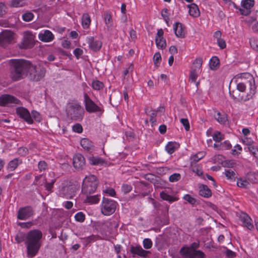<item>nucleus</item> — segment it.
I'll list each match as a JSON object with an SVG mask.
<instances>
[{"mask_svg":"<svg viewBox=\"0 0 258 258\" xmlns=\"http://www.w3.org/2000/svg\"><path fill=\"white\" fill-rule=\"evenodd\" d=\"M42 237V233L38 229L31 230L27 233L25 244L28 258L33 257L38 253L41 246Z\"/></svg>","mask_w":258,"mask_h":258,"instance_id":"f257e3e1","label":"nucleus"},{"mask_svg":"<svg viewBox=\"0 0 258 258\" xmlns=\"http://www.w3.org/2000/svg\"><path fill=\"white\" fill-rule=\"evenodd\" d=\"M240 77L244 80L237 84V90L240 92L247 91V96L248 97H252L256 93V87L254 79L249 73L242 74Z\"/></svg>","mask_w":258,"mask_h":258,"instance_id":"f03ea898","label":"nucleus"},{"mask_svg":"<svg viewBox=\"0 0 258 258\" xmlns=\"http://www.w3.org/2000/svg\"><path fill=\"white\" fill-rule=\"evenodd\" d=\"M26 62L27 75L31 80L38 81L44 77L46 70L42 65H33L28 60Z\"/></svg>","mask_w":258,"mask_h":258,"instance_id":"7ed1b4c3","label":"nucleus"},{"mask_svg":"<svg viewBox=\"0 0 258 258\" xmlns=\"http://www.w3.org/2000/svg\"><path fill=\"white\" fill-rule=\"evenodd\" d=\"M13 69L11 72V77L14 81H18L22 78L26 73L27 63L26 60L11 59Z\"/></svg>","mask_w":258,"mask_h":258,"instance_id":"20e7f679","label":"nucleus"},{"mask_svg":"<svg viewBox=\"0 0 258 258\" xmlns=\"http://www.w3.org/2000/svg\"><path fill=\"white\" fill-rule=\"evenodd\" d=\"M98 181L94 175L87 176L84 179L82 185V192L86 195L94 192L98 186Z\"/></svg>","mask_w":258,"mask_h":258,"instance_id":"39448f33","label":"nucleus"},{"mask_svg":"<svg viewBox=\"0 0 258 258\" xmlns=\"http://www.w3.org/2000/svg\"><path fill=\"white\" fill-rule=\"evenodd\" d=\"M66 111L68 116L72 120H80L83 119L84 111L78 103H69L67 106Z\"/></svg>","mask_w":258,"mask_h":258,"instance_id":"423d86ee","label":"nucleus"},{"mask_svg":"<svg viewBox=\"0 0 258 258\" xmlns=\"http://www.w3.org/2000/svg\"><path fill=\"white\" fill-rule=\"evenodd\" d=\"M78 190V187L71 182H66L62 184L58 192L59 196L67 199H73Z\"/></svg>","mask_w":258,"mask_h":258,"instance_id":"0eeeda50","label":"nucleus"},{"mask_svg":"<svg viewBox=\"0 0 258 258\" xmlns=\"http://www.w3.org/2000/svg\"><path fill=\"white\" fill-rule=\"evenodd\" d=\"M116 204L114 201L104 197L101 204V213L105 216L111 215L115 211Z\"/></svg>","mask_w":258,"mask_h":258,"instance_id":"6e6552de","label":"nucleus"},{"mask_svg":"<svg viewBox=\"0 0 258 258\" xmlns=\"http://www.w3.org/2000/svg\"><path fill=\"white\" fill-rule=\"evenodd\" d=\"M35 36L30 32H25L22 42L19 45L21 49H28L32 48L35 43Z\"/></svg>","mask_w":258,"mask_h":258,"instance_id":"1a4fd4ad","label":"nucleus"},{"mask_svg":"<svg viewBox=\"0 0 258 258\" xmlns=\"http://www.w3.org/2000/svg\"><path fill=\"white\" fill-rule=\"evenodd\" d=\"M84 103L86 111L89 113L101 111V108L96 105L87 93L84 94Z\"/></svg>","mask_w":258,"mask_h":258,"instance_id":"9d476101","label":"nucleus"},{"mask_svg":"<svg viewBox=\"0 0 258 258\" xmlns=\"http://www.w3.org/2000/svg\"><path fill=\"white\" fill-rule=\"evenodd\" d=\"M14 33L10 30H5L0 33V46L6 47L14 40Z\"/></svg>","mask_w":258,"mask_h":258,"instance_id":"9b49d317","label":"nucleus"},{"mask_svg":"<svg viewBox=\"0 0 258 258\" xmlns=\"http://www.w3.org/2000/svg\"><path fill=\"white\" fill-rule=\"evenodd\" d=\"M34 214V211L31 206L20 208L18 211L17 218L21 220H26Z\"/></svg>","mask_w":258,"mask_h":258,"instance_id":"f8f14e48","label":"nucleus"},{"mask_svg":"<svg viewBox=\"0 0 258 258\" xmlns=\"http://www.w3.org/2000/svg\"><path fill=\"white\" fill-rule=\"evenodd\" d=\"M19 103V100L10 95H3L0 97L1 106H9L15 104H18Z\"/></svg>","mask_w":258,"mask_h":258,"instance_id":"ddd939ff","label":"nucleus"},{"mask_svg":"<svg viewBox=\"0 0 258 258\" xmlns=\"http://www.w3.org/2000/svg\"><path fill=\"white\" fill-rule=\"evenodd\" d=\"M86 42L89 45V48L93 51H99L102 45V42L92 36L86 38Z\"/></svg>","mask_w":258,"mask_h":258,"instance_id":"4468645a","label":"nucleus"},{"mask_svg":"<svg viewBox=\"0 0 258 258\" xmlns=\"http://www.w3.org/2000/svg\"><path fill=\"white\" fill-rule=\"evenodd\" d=\"M17 114L29 124L33 123V119L29 111L24 107H18L16 109Z\"/></svg>","mask_w":258,"mask_h":258,"instance_id":"2eb2a0df","label":"nucleus"},{"mask_svg":"<svg viewBox=\"0 0 258 258\" xmlns=\"http://www.w3.org/2000/svg\"><path fill=\"white\" fill-rule=\"evenodd\" d=\"M164 32L162 29L158 30L155 38L157 47L159 49H163L166 46V40L163 37Z\"/></svg>","mask_w":258,"mask_h":258,"instance_id":"dca6fc26","label":"nucleus"},{"mask_svg":"<svg viewBox=\"0 0 258 258\" xmlns=\"http://www.w3.org/2000/svg\"><path fill=\"white\" fill-rule=\"evenodd\" d=\"M130 252L133 254H136L143 257H147L148 254L150 253L149 251L143 249L140 245L132 246L130 248Z\"/></svg>","mask_w":258,"mask_h":258,"instance_id":"f3484780","label":"nucleus"},{"mask_svg":"<svg viewBox=\"0 0 258 258\" xmlns=\"http://www.w3.org/2000/svg\"><path fill=\"white\" fill-rule=\"evenodd\" d=\"M73 164L75 168L82 169L85 164V160L82 155L77 154L73 158Z\"/></svg>","mask_w":258,"mask_h":258,"instance_id":"a211bd4d","label":"nucleus"},{"mask_svg":"<svg viewBox=\"0 0 258 258\" xmlns=\"http://www.w3.org/2000/svg\"><path fill=\"white\" fill-rule=\"evenodd\" d=\"M240 220L242 222L243 225L246 227L248 229L251 230L254 228L252 223V219L250 217L245 213H242L240 217Z\"/></svg>","mask_w":258,"mask_h":258,"instance_id":"6ab92c4d","label":"nucleus"},{"mask_svg":"<svg viewBox=\"0 0 258 258\" xmlns=\"http://www.w3.org/2000/svg\"><path fill=\"white\" fill-rule=\"evenodd\" d=\"M38 37L41 41L48 42L53 40L54 35L49 30H45L44 32L39 34Z\"/></svg>","mask_w":258,"mask_h":258,"instance_id":"aec40b11","label":"nucleus"},{"mask_svg":"<svg viewBox=\"0 0 258 258\" xmlns=\"http://www.w3.org/2000/svg\"><path fill=\"white\" fill-rule=\"evenodd\" d=\"M173 30L175 35L177 37L183 38L185 35L184 30L182 24L179 22H176L173 25Z\"/></svg>","mask_w":258,"mask_h":258,"instance_id":"412c9836","label":"nucleus"},{"mask_svg":"<svg viewBox=\"0 0 258 258\" xmlns=\"http://www.w3.org/2000/svg\"><path fill=\"white\" fill-rule=\"evenodd\" d=\"M29 1L28 0H11L9 6L11 8H22L28 6Z\"/></svg>","mask_w":258,"mask_h":258,"instance_id":"4be33fe9","label":"nucleus"},{"mask_svg":"<svg viewBox=\"0 0 258 258\" xmlns=\"http://www.w3.org/2000/svg\"><path fill=\"white\" fill-rule=\"evenodd\" d=\"M194 251L189 247L183 246L180 250V253L183 258H194Z\"/></svg>","mask_w":258,"mask_h":258,"instance_id":"5701e85b","label":"nucleus"},{"mask_svg":"<svg viewBox=\"0 0 258 258\" xmlns=\"http://www.w3.org/2000/svg\"><path fill=\"white\" fill-rule=\"evenodd\" d=\"M187 7L189 9V15L193 17H198L200 16V13L199 9V8L197 5L195 4H191L188 5Z\"/></svg>","mask_w":258,"mask_h":258,"instance_id":"b1692460","label":"nucleus"},{"mask_svg":"<svg viewBox=\"0 0 258 258\" xmlns=\"http://www.w3.org/2000/svg\"><path fill=\"white\" fill-rule=\"evenodd\" d=\"M199 194L204 198H208L211 197L212 192L206 185H202L200 187Z\"/></svg>","mask_w":258,"mask_h":258,"instance_id":"393cba45","label":"nucleus"},{"mask_svg":"<svg viewBox=\"0 0 258 258\" xmlns=\"http://www.w3.org/2000/svg\"><path fill=\"white\" fill-rule=\"evenodd\" d=\"M206 155V153L204 152H200L197 154L193 155L190 158V165H194L199 160L202 159Z\"/></svg>","mask_w":258,"mask_h":258,"instance_id":"a878e982","label":"nucleus"},{"mask_svg":"<svg viewBox=\"0 0 258 258\" xmlns=\"http://www.w3.org/2000/svg\"><path fill=\"white\" fill-rule=\"evenodd\" d=\"M91 23V18L88 13H84L82 17V25L84 29L89 28Z\"/></svg>","mask_w":258,"mask_h":258,"instance_id":"bb28decb","label":"nucleus"},{"mask_svg":"<svg viewBox=\"0 0 258 258\" xmlns=\"http://www.w3.org/2000/svg\"><path fill=\"white\" fill-rule=\"evenodd\" d=\"M81 146L86 150L90 151L93 149V145L91 141L86 138L82 139L80 141Z\"/></svg>","mask_w":258,"mask_h":258,"instance_id":"cd10ccee","label":"nucleus"},{"mask_svg":"<svg viewBox=\"0 0 258 258\" xmlns=\"http://www.w3.org/2000/svg\"><path fill=\"white\" fill-rule=\"evenodd\" d=\"M22 163L21 160L18 158H15L11 160L8 164V168L10 171H14L17 167Z\"/></svg>","mask_w":258,"mask_h":258,"instance_id":"c85d7f7f","label":"nucleus"},{"mask_svg":"<svg viewBox=\"0 0 258 258\" xmlns=\"http://www.w3.org/2000/svg\"><path fill=\"white\" fill-rule=\"evenodd\" d=\"M86 199L85 200L86 203L90 204H97L100 201V196L98 195L89 196L86 195Z\"/></svg>","mask_w":258,"mask_h":258,"instance_id":"c756f323","label":"nucleus"},{"mask_svg":"<svg viewBox=\"0 0 258 258\" xmlns=\"http://www.w3.org/2000/svg\"><path fill=\"white\" fill-rule=\"evenodd\" d=\"M215 119L221 124H224L227 121V116L225 113L221 114L220 112H217L215 115Z\"/></svg>","mask_w":258,"mask_h":258,"instance_id":"7c9ffc66","label":"nucleus"},{"mask_svg":"<svg viewBox=\"0 0 258 258\" xmlns=\"http://www.w3.org/2000/svg\"><path fill=\"white\" fill-rule=\"evenodd\" d=\"M160 196L161 198H162L163 200L168 201L170 203L177 200V198L168 195L164 191H162L160 192Z\"/></svg>","mask_w":258,"mask_h":258,"instance_id":"2f4dec72","label":"nucleus"},{"mask_svg":"<svg viewBox=\"0 0 258 258\" xmlns=\"http://www.w3.org/2000/svg\"><path fill=\"white\" fill-rule=\"evenodd\" d=\"M210 67L212 70H216L219 65V60L216 56L212 57L209 62Z\"/></svg>","mask_w":258,"mask_h":258,"instance_id":"473e14b6","label":"nucleus"},{"mask_svg":"<svg viewBox=\"0 0 258 258\" xmlns=\"http://www.w3.org/2000/svg\"><path fill=\"white\" fill-rule=\"evenodd\" d=\"M145 111L147 114L150 117V121L152 123H155L156 121L157 111L156 110H149L148 109H146Z\"/></svg>","mask_w":258,"mask_h":258,"instance_id":"72a5a7b5","label":"nucleus"},{"mask_svg":"<svg viewBox=\"0 0 258 258\" xmlns=\"http://www.w3.org/2000/svg\"><path fill=\"white\" fill-rule=\"evenodd\" d=\"M242 6L246 10H250L254 4V0H243L241 2Z\"/></svg>","mask_w":258,"mask_h":258,"instance_id":"f704fd0d","label":"nucleus"},{"mask_svg":"<svg viewBox=\"0 0 258 258\" xmlns=\"http://www.w3.org/2000/svg\"><path fill=\"white\" fill-rule=\"evenodd\" d=\"M98 239H99V236L95 235H92L91 236L83 238L84 242L86 245H88L89 243L91 242L96 241Z\"/></svg>","mask_w":258,"mask_h":258,"instance_id":"c9c22d12","label":"nucleus"},{"mask_svg":"<svg viewBox=\"0 0 258 258\" xmlns=\"http://www.w3.org/2000/svg\"><path fill=\"white\" fill-rule=\"evenodd\" d=\"M224 174L227 178L228 179L235 180L237 177L236 173L231 169L226 170Z\"/></svg>","mask_w":258,"mask_h":258,"instance_id":"e433bc0d","label":"nucleus"},{"mask_svg":"<svg viewBox=\"0 0 258 258\" xmlns=\"http://www.w3.org/2000/svg\"><path fill=\"white\" fill-rule=\"evenodd\" d=\"M92 87L95 90H100L103 88L104 84L98 80H95L92 82Z\"/></svg>","mask_w":258,"mask_h":258,"instance_id":"4c0bfd02","label":"nucleus"},{"mask_svg":"<svg viewBox=\"0 0 258 258\" xmlns=\"http://www.w3.org/2000/svg\"><path fill=\"white\" fill-rule=\"evenodd\" d=\"M89 162L91 165H98L102 164L103 161L100 158L92 157L89 158Z\"/></svg>","mask_w":258,"mask_h":258,"instance_id":"58836bf2","label":"nucleus"},{"mask_svg":"<svg viewBox=\"0 0 258 258\" xmlns=\"http://www.w3.org/2000/svg\"><path fill=\"white\" fill-rule=\"evenodd\" d=\"M203 63V60L201 58H196L193 63V69L192 70L196 71H199L201 69Z\"/></svg>","mask_w":258,"mask_h":258,"instance_id":"ea45409f","label":"nucleus"},{"mask_svg":"<svg viewBox=\"0 0 258 258\" xmlns=\"http://www.w3.org/2000/svg\"><path fill=\"white\" fill-rule=\"evenodd\" d=\"M22 19L25 22H29L33 20L34 14L30 12H27L22 15Z\"/></svg>","mask_w":258,"mask_h":258,"instance_id":"a19ab883","label":"nucleus"},{"mask_svg":"<svg viewBox=\"0 0 258 258\" xmlns=\"http://www.w3.org/2000/svg\"><path fill=\"white\" fill-rule=\"evenodd\" d=\"M249 184L248 181L246 179L238 178L237 180V185L240 187L246 188Z\"/></svg>","mask_w":258,"mask_h":258,"instance_id":"79ce46f5","label":"nucleus"},{"mask_svg":"<svg viewBox=\"0 0 258 258\" xmlns=\"http://www.w3.org/2000/svg\"><path fill=\"white\" fill-rule=\"evenodd\" d=\"M165 150L168 153L171 154L175 151V145L173 142H169L165 146Z\"/></svg>","mask_w":258,"mask_h":258,"instance_id":"37998d69","label":"nucleus"},{"mask_svg":"<svg viewBox=\"0 0 258 258\" xmlns=\"http://www.w3.org/2000/svg\"><path fill=\"white\" fill-rule=\"evenodd\" d=\"M213 139L215 142L219 143L224 139V135L219 132H216L213 135Z\"/></svg>","mask_w":258,"mask_h":258,"instance_id":"c03bdc74","label":"nucleus"},{"mask_svg":"<svg viewBox=\"0 0 258 258\" xmlns=\"http://www.w3.org/2000/svg\"><path fill=\"white\" fill-rule=\"evenodd\" d=\"M222 166L224 167L227 168H233L236 165V163L234 160H226L222 162Z\"/></svg>","mask_w":258,"mask_h":258,"instance_id":"a18cd8bd","label":"nucleus"},{"mask_svg":"<svg viewBox=\"0 0 258 258\" xmlns=\"http://www.w3.org/2000/svg\"><path fill=\"white\" fill-rule=\"evenodd\" d=\"M75 218L77 221L83 222L85 219V215L83 212H80L75 215Z\"/></svg>","mask_w":258,"mask_h":258,"instance_id":"49530a36","label":"nucleus"},{"mask_svg":"<svg viewBox=\"0 0 258 258\" xmlns=\"http://www.w3.org/2000/svg\"><path fill=\"white\" fill-rule=\"evenodd\" d=\"M144 247L145 249H150L152 247L153 243L149 238H145L143 241Z\"/></svg>","mask_w":258,"mask_h":258,"instance_id":"de8ad7c7","label":"nucleus"},{"mask_svg":"<svg viewBox=\"0 0 258 258\" xmlns=\"http://www.w3.org/2000/svg\"><path fill=\"white\" fill-rule=\"evenodd\" d=\"M104 20L105 24L108 27L112 26V19L111 15L108 13H106L104 15Z\"/></svg>","mask_w":258,"mask_h":258,"instance_id":"09e8293b","label":"nucleus"},{"mask_svg":"<svg viewBox=\"0 0 258 258\" xmlns=\"http://www.w3.org/2000/svg\"><path fill=\"white\" fill-rule=\"evenodd\" d=\"M190 166L192 171L195 172L197 175L200 176L203 174L202 168L200 166L196 165V164Z\"/></svg>","mask_w":258,"mask_h":258,"instance_id":"8fccbe9b","label":"nucleus"},{"mask_svg":"<svg viewBox=\"0 0 258 258\" xmlns=\"http://www.w3.org/2000/svg\"><path fill=\"white\" fill-rule=\"evenodd\" d=\"M194 258H205V253L200 250L194 249Z\"/></svg>","mask_w":258,"mask_h":258,"instance_id":"3c124183","label":"nucleus"},{"mask_svg":"<svg viewBox=\"0 0 258 258\" xmlns=\"http://www.w3.org/2000/svg\"><path fill=\"white\" fill-rule=\"evenodd\" d=\"M249 43L252 49L258 52V40L253 38L250 39Z\"/></svg>","mask_w":258,"mask_h":258,"instance_id":"603ef678","label":"nucleus"},{"mask_svg":"<svg viewBox=\"0 0 258 258\" xmlns=\"http://www.w3.org/2000/svg\"><path fill=\"white\" fill-rule=\"evenodd\" d=\"M103 224L108 227H110V228H112V226L115 228L118 227V224L115 221H111V220H108L104 222Z\"/></svg>","mask_w":258,"mask_h":258,"instance_id":"864d4df0","label":"nucleus"},{"mask_svg":"<svg viewBox=\"0 0 258 258\" xmlns=\"http://www.w3.org/2000/svg\"><path fill=\"white\" fill-rule=\"evenodd\" d=\"M181 175L179 173H174L169 177V181L170 182H176L180 179Z\"/></svg>","mask_w":258,"mask_h":258,"instance_id":"5fc2aeb1","label":"nucleus"},{"mask_svg":"<svg viewBox=\"0 0 258 258\" xmlns=\"http://www.w3.org/2000/svg\"><path fill=\"white\" fill-rule=\"evenodd\" d=\"M132 189V186L127 184H123L121 187V190L124 194L130 192Z\"/></svg>","mask_w":258,"mask_h":258,"instance_id":"6e6d98bb","label":"nucleus"},{"mask_svg":"<svg viewBox=\"0 0 258 258\" xmlns=\"http://www.w3.org/2000/svg\"><path fill=\"white\" fill-rule=\"evenodd\" d=\"M248 149L255 157L258 158V149L256 147L250 145L248 147Z\"/></svg>","mask_w":258,"mask_h":258,"instance_id":"4d7b16f0","label":"nucleus"},{"mask_svg":"<svg viewBox=\"0 0 258 258\" xmlns=\"http://www.w3.org/2000/svg\"><path fill=\"white\" fill-rule=\"evenodd\" d=\"M221 149L222 150H229L230 149L232 146L230 144V143L229 142V141H225L223 143H220V146Z\"/></svg>","mask_w":258,"mask_h":258,"instance_id":"13d9d810","label":"nucleus"},{"mask_svg":"<svg viewBox=\"0 0 258 258\" xmlns=\"http://www.w3.org/2000/svg\"><path fill=\"white\" fill-rule=\"evenodd\" d=\"M180 122L182 124V125L184 126L185 130L186 131H188L189 130L190 126L189 124V122L187 119L186 118H181L180 119Z\"/></svg>","mask_w":258,"mask_h":258,"instance_id":"bf43d9fd","label":"nucleus"},{"mask_svg":"<svg viewBox=\"0 0 258 258\" xmlns=\"http://www.w3.org/2000/svg\"><path fill=\"white\" fill-rule=\"evenodd\" d=\"M18 153L22 156H25L28 154V150L25 147H20L18 149Z\"/></svg>","mask_w":258,"mask_h":258,"instance_id":"052dcab7","label":"nucleus"},{"mask_svg":"<svg viewBox=\"0 0 258 258\" xmlns=\"http://www.w3.org/2000/svg\"><path fill=\"white\" fill-rule=\"evenodd\" d=\"M153 59L155 65L157 66L161 60V56L159 52H157L154 54Z\"/></svg>","mask_w":258,"mask_h":258,"instance_id":"680f3d73","label":"nucleus"},{"mask_svg":"<svg viewBox=\"0 0 258 258\" xmlns=\"http://www.w3.org/2000/svg\"><path fill=\"white\" fill-rule=\"evenodd\" d=\"M73 130L74 132L81 133L83 131L82 125L79 123H76L73 126Z\"/></svg>","mask_w":258,"mask_h":258,"instance_id":"e2e57ef3","label":"nucleus"},{"mask_svg":"<svg viewBox=\"0 0 258 258\" xmlns=\"http://www.w3.org/2000/svg\"><path fill=\"white\" fill-rule=\"evenodd\" d=\"M197 71L192 70L190 72L189 78L193 82H196L198 77Z\"/></svg>","mask_w":258,"mask_h":258,"instance_id":"0e129e2a","label":"nucleus"},{"mask_svg":"<svg viewBox=\"0 0 258 258\" xmlns=\"http://www.w3.org/2000/svg\"><path fill=\"white\" fill-rule=\"evenodd\" d=\"M183 199L184 200L188 202L189 203L191 204H194L196 203V200L191 197L189 195H185Z\"/></svg>","mask_w":258,"mask_h":258,"instance_id":"69168bd1","label":"nucleus"},{"mask_svg":"<svg viewBox=\"0 0 258 258\" xmlns=\"http://www.w3.org/2000/svg\"><path fill=\"white\" fill-rule=\"evenodd\" d=\"M7 7L2 2H0V16L4 15L6 13Z\"/></svg>","mask_w":258,"mask_h":258,"instance_id":"338daca9","label":"nucleus"},{"mask_svg":"<svg viewBox=\"0 0 258 258\" xmlns=\"http://www.w3.org/2000/svg\"><path fill=\"white\" fill-rule=\"evenodd\" d=\"M32 115L33 118L37 121H40L41 116H40V114L38 112H37L35 110H33L32 111Z\"/></svg>","mask_w":258,"mask_h":258,"instance_id":"774afa93","label":"nucleus"}]
</instances>
